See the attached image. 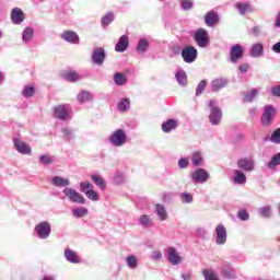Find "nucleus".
<instances>
[{"instance_id": "nucleus-1", "label": "nucleus", "mask_w": 280, "mask_h": 280, "mask_svg": "<svg viewBox=\"0 0 280 280\" xmlns=\"http://www.w3.org/2000/svg\"><path fill=\"white\" fill-rule=\"evenodd\" d=\"M108 141L114 148H124L128 143V133L125 129H116L109 136Z\"/></svg>"}, {"instance_id": "nucleus-2", "label": "nucleus", "mask_w": 280, "mask_h": 280, "mask_svg": "<svg viewBox=\"0 0 280 280\" xmlns=\"http://www.w3.org/2000/svg\"><path fill=\"white\" fill-rule=\"evenodd\" d=\"M208 107L210 108V124H212V126H219L220 121H222V108L218 106V101H209Z\"/></svg>"}, {"instance_id": "nucleus-3", "label": "nucleus", "mask_w": 280, "mask_h": 280, "mask_svg": "<svg viewBox=\"0 0 280 280\" xmlns=\"http://www.w3.org/2000/svg\"><path fill=\"white\" fill-rule=\"evenodd\" d=\"M62 194L70 202H73L74 205H86V198H84V195L78 192V190L71 187L63 188Z\"/></svg>"}, {"instance_id": "nucleus-4", "label": "nucleus", "mask_w": 280, "mask_h": 280, "mask_svg": "<svg viewBox=\"0 0 280 280\" xmlns=\"http://www.w3.org/2000/svg\"><path fill=\"white\" fill-rule=\"evenodd\" d=\"M211 178V175L205 168H196L190 173V180L194 185H205Z\"/></svg>"}, {"instance_id": "nucleus-5", "label": "nucleus", "mask_w": 280, "mask_h": 280, "mask_svg": "<svg viewBox=\"0 0 280 280\" xmlns=\"http://www.w3.org/2000/svg\"><path fill=\"white\" fill-rule=\"evenodd\" d=\"M34 232L39 240H47L51 235V224L47 221L39 222L35 226Z\"/></svg>"}, {"instance_id": "nucleus-6", "label": "nucleus", "mask_w": 280, "mask_h": 280, "mask_svg": "<svg viewBox=\"0 0 280 280\" xmlns=\"http://www.w3.org/2000/svg\"><path fill=\"white\" fill-rule=\"evenodd\" d=\"M213 233L217 246H224V244H226V240H229L226 228L223 224H218Z\"/></svg>"}, {"instance_id": "nucleus-7", "label": "nucleus", "mask_w": 280, "mask_h": 280, "mask_svg": "<svg viewBox=\"0 0 280 280\" xmlns=\"http://www.w3.org/2000/svg\"><path fill=\"white\" fill-rule=\"evenodd\" d=\"M195 43H197L198 47L205 49V47H209V32L205 28H198L194 35Z\"/></svg>"}, {"instance_id": "nucleus-8", "label": "nucleus", "mask_w": 280, "mask_h": 280, "mask_svg": "<svg viewBox=\"0 0 280 280\" xmlns=\"http://www.w3.org/2000/svg\"><path fill=\"white\" fill-rule=\"evenodd\" d=\"M166 259L172 266H180L183 264V256L175 247H168L166 249Z\"/></svg>"}, {"instance_id": "nucleus-9", "label": "nucleus", "mask_w": 280, "mask_h": 280, "mask_svg": "<svg viewBox=\"0 0 280 280\" xmlns=\"http://www.w3.org/2000/svg\"><path fill=\"white\" fill-rule=\"evenodd\" d=\"M182 58L184 62L187 65H191V62H196V58H198V49L194 46H187L182 50Z\"/></svg>"}, {"instance_id": "nucleus-10", "label": "nucleus", "mask_w": 280, "mask_h": 280, "mask_svg": "<svg viewBox=\"0 0 280 280\" xmlns=\"http://www.w3.org/2000/svg\"><path fill=\"white\" fill-rule=\"evenodd\" d=\"M275 113H276L275 107H272L271 105L265 106L262 116L260 118L262 126L268 127L272 124V119H275Z\"/></svg>"}, {"instance_id": "nucleus-11", "label": "nucleus", "mask_w": 280, "mask_h": 280, "mask_svg": "<svg viewBox=\"0 0 280 280\" xmlns=\"http://www.w3.org/2000/svg\"><path fill=\"white\" fill-rule=\"evenodd\" d=\"M241 58H244V47H242L240 44H236L231 47L230 60L233 62V65H236V62H240Z\"/></svg>"}, {"instance_id": "nucleus-12", "label": "nucleus", "mask_w": 280, "mask_h": 280, "mask_svg": "<svg viewBox=\"0 0 280 280\" xmlns=\"http://www.w3.org/2000/svg\"><path fill=\"white\" fill-rule=\"evenodd\" d=\"M104 60H106V51L104 48H95L92 54V62L94 65H98V67H102V65H104Z\"/></svg>"}, {"instance_id": "nucleus-13", "label": "nucleus", "mask_w": 280, "mask_h": 280, "mask_svg": "<svg viewBox=\"0 0 280 280\" xmlns=\"http://www.w3.org/2000/svg\"><path fill=\"white\" fill-rule=\"evenodd\" d=\"M61 39L66 40V43H70V45H80V36L71 30L63 31Z\"/></svg>"}, {"instance_id": "nucleus-14", "label": "nucleus", "mask_w": 280, "mask_h": 280, "mask_svg": "<svg viewBox=\"0 0 280 280\" xmlns=\"http://www.w3.org/2000/svg\"><path fill=\"white\" fill-rule=\"evenodd\" d=\"M13 145L20 154H32V147H30V144L25 143L24 141L13 138Z\"/></svg>"}, {"instance_id": "nucleus-15", "label": "nucleus", "mask_w": 280, "mask_h": 280, "mask_svg": "<svg viewBox=\"0 0 280 280\" xmlns=\"http://www.w3.org/2000/svg\"><path fill=\"white\" fill-rule=\"evenodd\" d=\"M237 167L244 172H253L255 170V162L253 159L242 158L237 161Z\"/></svg>"}, {"instance_id": "nucleus-16", "label": "nucleus", "mask_w": 280, "mask_h": 280, "mask_svg": "<svg viewBox=\"0 0 280 280\" xmlns=\"http://www.w3.org/2000/svg\"><path fill=\"white\" fill-rule=\"evenodd\" d=\"M54 117H56V119H60L61 121L69 119V108H67V105H58L55 107Z\"/></svg>"}, {"instance_id": "nucleus-17", "label": "nucleus", "mask_w": 280, "mask_h": 280, "mask_svg": "<svg viewBox=\"0 0 280 280\" xmlns=\"http://www.w3.org/2000/svg\"><path fill=\"white\" fill-rule=\"evenodd\" d=\"M63 256H65V259L67 261H69V264H81V261H82L80 259V256H78V252H75L69 247L65 248Z\"/></svg>"}, {"instance_id": "nucleus-18", "label": "nucleus", "mask_w": 280, "mask_h": 280, "mask_svg": "<svg viewBox=\"0 0 280 280\" xmlns=\"http://www.w3.org/2000/svg\"><path fill=\"white\" fill-rule=\"evenodd\" d=\"M129 45L130 42L128 39V35H121L117 44L115 45V51H117L118 54H124V51L128 49Z\"/></svg>"}, {"instance_id": "nucleus-19", "label": "nucleus", "mask_w": 280, "mask_h": 280, "mask_svg": "<svg viewBox=\"0 0 280 280\" xmlns=\"http://www.w3.org/2000/svg\"><path fill=\"white\" fill-rule=\"evenodd\" d=\"M11 21L14 23V25H21L23 21H25V14L23 13V10L20 8H14L11 11Z\"/></svg>"}, {"instance_id": "nucleus-20", "label": "nucleus", "mask_w": 280, "mask_h": 280, "mask_svg": "<svg viewBox=\"0 0 280 280\" xmlns=\"http://www.w3.org/2000/svg\"><path fill=\"white\" fill-rule=\"evenodd\" d=\"M178 128V120L174 118H170L162 122L163 132L170 133L172 130H176Z\"/></svg>"}, {"instance_id": "nucleus-21", "label": "nucleus", "mask_w": 280, "mask_h": 280, "mask_svg": "<svg viewBox=\"0 0 280 280\" xmlns=\"http://www.w3.org/2000/svg\"><path fill=\"white\" fill-rule=\"evenodd\" d=\"M226 84H229V79H214L211 82V89L213 93H218V91H222V89L226 88Z\"/></svg>"}, {"instance_id": "nucleus-22", "label": "nucleus", "mask_w": 280, "mask_h": 280, "mask_svg": "<svg viewBox=\"0 0 280 280\" xmlns=\"http://www.w3.org/2000/svg\"><path fill=\"white\" fill-rule=\"evenodd\" d=\"M221 275L223 279H237V273L231 265H224L221 269Z\"/></svg>"}, {"instance_id": "nucleus-23", "label": "nucleus", "mask_w": 280, "mask_h": 280, "mask_svg": "<svg viewBox=\"0 0 280 280\" xmlns=\"http://www.w3.org/2000/svg\"><path fill=\"white\" fill-rule=\"evenodd\" d=\"M148 49H150V42L148 40V38H140L136 46L137 54H140L141 56H143V54H145Z\"/></svg>"}, {"instance_id": "nucleus-24", "label": "nucleus", "mask_w": 280, "mask_h": 280, "mask_svg": "<svg viewBox=\"0 0 280 280\" xmlns=\"http://www.w3.org/2000/svg\"><path fill=\"white\" fill-rule=\"evenodd\" d=\"M175 80L179 86H187V72L183 69H177L175 72Z\"/></svg>"}, {"instance_id": "nucleus-25", "label": "nucleus", "mask_w": 280, "mask_h": 280, "mask_svg": "<svg viewBox=\"0 0 280 280\" xmlns=\"http://www.w3.org/2000/svg\"><path fill=\"white\" fill-rule=\"evenodd\" d=\"M218 21H220V16L213 11H209L205 16V23L208 27H213L214 23H218Z\"/></svg>"}, {"instance_id": "nucleus-26", "label": "nucleus", "mask_w": 280, "mask_h": 280, "mask_svg": "<svg viewBox=\"0 0 280 280\" xmlns=\"http://www.w3.org/2000/svg\"><path fill=\"white\" fill-rule=\"evenodd\" d=\"M154 209L159 220H161V222H165V220H167V210L165 209V206L162 203H155Z\"/></svg>"}, {"instance_id": "nucleus-27", "label": "nucleus", "mask_w": 280, "mask_h": 280, "mask_svg": "<svg viewBox=\"0 0 280 280\" xmlns=\"http://www.w3.org/2000/svg\"><path fill=\"white\" fill-rule=\"evenodd\" d=\"M264 54V44L256 43L250 47L249 55L252 58H260V56Z\"/></svg>"}, {"instance_id": "nucleus-28", "label": "nucleus", "mask_w": 280, "mask_h": 280, "mask_svg": "<svg viewBox=\"0 0 280 280\" xmlns=\"http://www.w3.org/2000/svg\"><path fill=\"white\" fill-rule=\"evenodd\" d=\"M233 183L235 185H246V175L241 170H234Z\"/></svg>"}, {"instance_id": "nucleus-29", "label": "nucleus", "mask_w": 280, "mask_h": 280, "mask_svg": "<svg viewBox=\"0 0 280 280\" xmlns=\"http://www.w3.org/2000/svg\"><path fill=\"white\" fill-rule=\"evenodd\" d=\"M92 182L94 183V185H96V187H100V189L102 191H104V189H106V180L104 179V177H102V175L100 174H93L91 175Z\"/></svg>"}, {"instance_id": "nucleus-30", "label": "nucleus", "mask_w": 280, "mask_h": 280, "mask_svg": "<svg viewBox=\"0 0 280 280\" xmlns=\"http://www.w3.org/2000/svg\"><path fill=\"white\" fill-rule=\"evenodd\" d=\"M52 185L55 187H69L71 185V182L67 178L60 177V176H54L51 178Z\"/></svg>"}, {"instance_id": "nucleus-31", "label": "nucleus", "mask_w": 280, "mask_h": 280, "mask_svg": "<svg viewBox=\"0 0 280 280\" xmlns=\"http://www.w3.org/2000/svg\"><path fill=\"white\" fill-rule=\"evenodd\" d=\"M126 265L130 270H137L139 267V258L135 255L127 256L125 258Z\"/></svg>"}, {"instance_id": "nucleus-32", "label": "nucleus", "mask_w": 280, "mask_h": 280, "mask_svg": "<svg viewBox=\"0 0 280 280\" xmlns=\"http://www.w3.org/2000/svg\"><path fill=\"white\" fill-rule=\"evenodd\" d=\"M78 102L80 104H84L86 102H93V93L89 91H81V93L78 95Z\"/></svg>"}, {"instance_id": "nucleus-33", "label": "nucleus", "mask_w": 280, "mask_h": 280, "mask_svg": "<svg viewBox=\"0 0 280 280\" xmlns=\"http://www.w3.org/2000/svg\"><path fill=\"white\" fill-rule=\"evenodd\" d=\"M33 38H34V28L32 27L24 28V31L22 32L23 43H31Z\"/></svg>"}, {"instance_id": "nucleus-34", "label": "nucleus", "mask_w": 280, "mask_h": 280, "mask_svg": "<svg viewBox=\"0 0 280 280\" xmlns=\"http://www.w3.org/2000/svg\"><path fill=\"white\" fill-rule=\"evenodd\" d=\"M114 82L117 86H125V84H127L128 79L126 78V75L121 72H116L114 74Z\"/></svg>"}, {"instance_id": "nucleus-35", "label": "nucleus", "mask_w": 280, "mask_h": 280, "mask_svg": "<svg viewBox=\"0 0 280 280\" xmlns=\"http://www.w3.org/2000/svg\"><path fill=\"white\" fill-rule=\"evenodd\" d=\"M203 162L205 161L202 159V153H200L199 151L192 153L191 163L195 167H200V165H202Z\"/></svg>"}, {"instance_id": "nucleus-36", "label": "nucleus", "mask_w": 280, "mask_h": 280, "mask_svg": "<svg viewBox=\"0 0 280 280\" xmlns=\"http://www.w3.org/2000/svg\"><path fill=\"white\" fill-rule=\"evenodd\" d=\"M235 8L242 16H244L246 12H250V4L246 2H236Z\"/></svg>"}, {"instance_id": "nucleus-37", "label": "nucleus", "mask_w": 280, "mask_h": 280, "mask_svg": "<svg viewBox=\"0 0 280 280\" xmlns=\"http://www.w3.org/2000/svg\"><path fill=\"white\" fill-rule=\"evenodd\" d=\"M258 214L260 215V218H265L266 220H268V218H270L272 215V207L265 206V207L259 208Z\"/></svg>"}, {"instance_id": "nucleus-38", "label": "nucleus", "mask_w": 280, "mask_h": 280, "mask_svg": "<svg viewBox=\"0 0 280 280\" xmlns=\"http://www.w3.org/2000/svg\"><path fill=\"white\" fill-rule=\"evenodd\" d=\"M73 218H85V215H89V209L84 207L75 208L72 210Z\"/></svg>"}, {"instance_id": "nucleus-39", "label": "nucleus", "mask_w": 280, "mask_h": 280, "mask_svg": "<svg viewBox=\"0 0 280 280\" xmlns=\"http://www.w3.org/2000/svg\"><path fill=\"white\" fill-rule=\"evenodd\" d=\"M139 223L141 224V226L150 229V226H152V218H150V215L148 214H142L139 218Z\"/></svg>"}, {"instance_id": "nucleus-40", "label": "nucleus", "mask_w": 280, "mask_h": 280, "mask_svg": "<svg viewBox=\"0 0 280 280\" xmlns=\"http://www.w3.org/2000/svg\"><path fill=\"white\" fill-rule=\"evenodd\" d=\"M114 185H124L126 183V175L124 173H116L113 177Z\"/></svg>"}, {"instance_id": "nucleus-41", "label": "nucleus", "mask_w": 280, "mask_h": 280, "mask_svg": "<svg viewBox=\"0 0 280 280\" xmlns=\"http://www.w3.org/2000/svg\"><path fill=\"white\" fill-rule=\"evenodd\" d=\"M112 21H115V15L113 13H107L102 18V27H108Z\"/></svg>"}, {"instance_id": "nucleus-42", "label": "nucleus", "mask_w": 280, "mask_h": 280, "mask_svg": "<svg viewBox=\"0 0 280 280\" xmlns=\"http://www.w3.org/2000/svg\"><path fill=\"white\" fill-rule=\"evenodd\" d=\"M85 196L89 200H92V202H97V200H100V194H97L93 188L85 191Z\"/></svg>"}, {"instance_id": "nucleus-43", "label": "nucleus", "mask_w": 280, "mask_h": 280, "mask_svg": "<svg viewBox=\"0 0 280 280\" xmlns=\"http://www.w3.org/2000/svg\"><path fill=\"white\" fill-rule=\"evenodd\" d=\"M269 141L271 143H275L276 145L280 144V128H277L276 130H273V132L271 133Z\"/></svg>"}, {"instance_id": "nucleus-44", "label": "nucleus", "mask_w": 280, "mask_h": 280, "mask_svg": "<svg viewBox=\"0 0 280 280\" xmlns=\"http://www.w3.org/2000/svg\"><path fill=\"white\" fill-rule=\"evenodd\" d=\"M277 165H280V153L273 155L268 163L269 170H275V167H277Z\"/></svg>"}, {"instance_id": "nucleus-45", "label": "nucleus", "mask_w": 280, "mask_h": 280, "mask_svg": "<svg viewBox=\"0 0 280 280\" xmlns=\"http://www.w3.org/2000/svg\"><path fill=\"white\" fill-rule=\"evenodd\" d=\"M205 89H207V80H201L196 89V97H200V94L205 93Z\"/></svg>"}, {"instance_id": "nucleus-46", "label": "nucleus", "mask_w": 280, "mask_h": 280, "mask_svg": "<svg viewBox=\"0 0 280 280\" xmlns=\"http://www.w3.org/2000/svg\"><path fill=\"white\" fill-rule=\"evenodd\" d=\"M237 218L238 220H242V222H247V220H250V214L248 211H246V209H241L237 212Z\"/></svg>"}, {"instance_id": "nucleus-47", "label": "nucleus", "mask_w": 280, "mask_h": 280, "mask_svg": "<svg viewBox=\"0 0 280 280\" xmlns=\"http://www.w3.org/2000/svg\"><path fill=\"white\" fill-rule=\"evenodd\" d=\"M39 161L44 165H51V163H54V161H56V158L47 155V154H44V155L39 156Z\"/></svg>"}, {"instance_id": "nucleus-48", "label": "nucleus", "mask_w": 280, "mask_h": 280, "mask_svg": "<svg viewBox=\"0 0 280 280\" xmlns=\"http://www.w3.org/2000/svg\"><path fill=\"white\" fill-rule=\"evenodd\" d=\"M180 200L184 202V205H191V202H194V196H191L189 192H183L180 195Z\"/></svg>"}, {"instance_id": "nucleus-49", "label": "nucleus", "mask_w": 280, "mask_h": 280, "mask_svg": "<svg viewBox=\"0 0 280 280\" xmlns=\"http://www.w3.org/2000/svg\"><path fill=\"white\" fill-rule=\"evenodd\" d=\"M257 95V90H252L247 93H245L243 97V102L250 103L253 100H255V96Z\"/></svg>"}, {"instance_id": "nucleus-50", "label": "nucleus", "mask_w": 280, "mask_h": 280, "mask_svg": "<svg viewBox=\"0 0 280 280\" xmlns=\"http://www.w3.org/2000/svg\"><path fill=\"white\" fill-rule=\"evenodd\" d=\"M128 108H130V100L128 98H122L119 103H118V109H120L122 113L128 110Z\"/></svg>"}, {"instance_id": "nucleus-51", "label": "nucleus", "mask_w": 280, "mask_h": 280, "mask_svg": "<svg viewBox=\"0 0 280 280\" xmlns=\"http://www.w3.org/2000/svg\"><path fill=\"white\" fill-rule=\"evenodd\" d=\"M182 10L185 12L191 10L194 8V1L191 0H180Z\"/></svg>"}, {"instance_id": "nucleus-52", "label": "nucleus", "mask_w": 280, "mask_h": 280, "mask_svg": "<svg viewBox=\"0 0 280 280\" xmlns=\"http://www.w3.org/2000/svg\"><path fill=\"white\" fill-rule=\"evenodd\" d=\"M80 189L82 194L86 195V191H89V189H94V187L93 184H91L90 182H81Z\"/></svg>"}, {"instance_id": "nucleus-53", "label": "nucleus", "mask_w": 280, "mask_h": 280, "mask_svg": "<svg viewBox=\"0 0 280 280\" xmlns=\"http://www.w3.org/2000/svg\"><path fill=\"white\" fill-rule=\"evenodd\" d=\"M66 80H68V82H78V80H80V75L78 72H68L66 74Z\"/></svg>"}, {"instance_id": "nucleus-54", "label": "nucleus", "mask_w": 280, "mask_h": 280, "mask_svg": "<svg viewBox=\"0 0 280 280\" xmlns=\"http://www.w3.org/2000/svg\"><path fill=\"white\" fill-rule=\"evenodd\" d=\"M23 97H33L34 96V86H25L22 92Z\"/></svg>"}, {"instance_id": "nucleus-55", "label": "nucleus", "mask_w": 280, "mask_h": 280, "mask_svg": "<svg viewBox=\"0 0 280 280\" xmlns=\"http://www.w3.org/2000/svg\"><path fill=\"white\" fill-rule=\"evenodd\" d=\"M179 170H187L189 167V160L187 158H182L178 160Z\"/></svg>"}, {"instance_id": "nucleus-56", "label": "nucleus", "mask_w": 280, "mask_h": 280, "mask_svg": "<svg viewBox=\"0 0 280 280\" xmlns=\"http://www.w3.org/2000/svg\"><path fill=\"white\" fill-rule=\"evenodd\" d=\"M62 133L65 135V137H67V139H73V129L69 128V127H63L61 129Z\"/></svg>"}, {"instance_id": "nucleus-57", "label": "nucleus", "mask_w": 280, "mask_h": 280, "mask_svg": "<svg viewBox=\"0 0 280 280\" xmlns=\"http://www.w3.org/2000/svg\"><path fill=\"white\" fill-rule=\"evenodd\" d=\"M162 258H163V253L159 250L152 252L151 259H153V261H159V259H162Z\"/></svg>"}, {"instance_id": "nucleus-58", "label": "nucleus", "mask_w": 280, "mask_h": 280, "mask_svg": "<svg viewBox=\"0 0 280 280\" xmlns=\"http://www.w3.org/2000/svg\"><path fill=\"white\" fill-rule=\"evenodd\" d=\"M271 94L275 95V97H280V85L271 88Z\"/></svg>"}, {"instance_id": "nucleus-59", "label": "nucleus", "mask_w": 280, "mask_h": 280, "mask_svg": "<svg viewBox=\"0 0 280 280\" xmlns=\"http://www.w3.org/2000/svg\"><path fill=\"white\" fill-rule=\"evenodd\" d=\"M252 34H254V36H261V27L259 26H254L252 28Z\"/></svg>"}, {"instance_id": "nucleus-60", "label": "nucleus", "mask_w": 280, "mask_h": 280, "mask_svg": "<svg viewBox=\"0 0 280 280\" xmlns=\"http://www.w3.org/2000/svg\"><path fill=\"white\" fill-rule=\"evenodd\" d=\"M238 71L241 73H246L248 71V63H242L240 67H238Z\"/></svg>"}, {"instance_id": "nucleus-61", "label": "nucleus", "mask_w": 280, "mask_h": 280, "mask_svg": "<svg viewBox=\"0 0 280 280\" xmlns=\"http://www.w3.org/2000/svg\"><path fill=\"white\" fill-rule=\"evenodd\" d=\"M272 51H275V54H280V42L272 46Z\"/></svg>"}, {"instance_id": "nucleus-62", "label": "nucleus", "mask_w": 280, "mask_h": 280, "mask_svg": "<svg viewBox=\"0 0 280 280\" xmlns=\"http://www.w3.org/2000/svg\"><path fill=\"white\" fill-rule=\"evenodd\" d=\"M183 280H191V273H182Z\"/></svg>"}, {"instance_id": "nucleus-63", "label": "nucleus", "mask_w": 280, "mask_h": 280, "mask_svg": "<svg viewBox=\"0 0 280 280\" xmlns=\"http://www.w3.org/2000/svg\"><path fill=\"white\" fill-rule=\"evenodd\" d=\"M249 115H250V117H255V115H257V109L255 107L250 108Z\"/></svg>"}, {"instance_id": "nucleus-64", "label": "nucleus", "mask_w": 280, "mask_h": 280, "mask_svg": "<svg viewBox=\"0 0 280 280\" xmlns=\"http://www.w3.org/2000/svg\"><path fill=\"white\" fill-rule=\"evenodd\" d=\"M276 27H280V12L276 16Z\"/></svg>"}]
</instances>
